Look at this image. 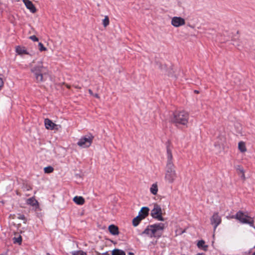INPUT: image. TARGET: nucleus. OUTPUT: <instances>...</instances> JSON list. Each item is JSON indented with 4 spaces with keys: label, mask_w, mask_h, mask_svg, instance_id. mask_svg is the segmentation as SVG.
<instances>
[{
    "label": "nucleus",
    "mask_w": 255,
    "mask_h": 255,
    "mask_svg": "<svg viewBox=\"0 0 255 255\" xmlns=\"http://www.w3.org/2000/svg\"><path fill=\"white\" fill-rule=\"evenodd\" d=\"M167 163L166 166L165 180L169 184L173 183L177 177L175 166L172 162V154L169 147H167Z\"/></svg>",
    "instance_id": "nucleus-1"
},
{
    "label": "nucleus",
    "mask_w": 255,
    "mask_h": 255,
    "mask_svg": "<svg viewBox=\"0 0 255 255\" xmlns=\"http://www.w3.org/2000/svg\"><path fill=\"white\" fill-rule=\"evenodd\" d=\"M164 229V224L162 223L154 224L148 226L142 232L150 238H159L162 236Z\"/></svg>",
    "instance_id": "nucleus-2"
},
{
    "label": "nucleus",
    "mask_w": 255,
    "mask_h": 255,
    "mask_svg": "<svg viewBox=\"0 0 255 255\" xmlns=\"http://www.w3.org/2000/svg\"><path fill=\"white\" fill-rule=\"evenodd\" d=\"M189 118V115L188 112L185 111H178L173 113L171 121L176 125L186 126L188 123Z\"/></svg>",
    "instance_id": "nucleus-3"
},
{
    "label": "nucleus",
    "mask_w": 255,
    "mask_h": 255,
    "mask_svg": "<svg viewBox=\"0 0 255 255\" xmlns=\"http://www.w3.org/2000/svg\"><path fill=\"white\" fill-rule=\"evenodd\" d=\"M233 218H235L242 224L249 225L250 227H253L255 229L254 218L248 216L247 213L239 211Z\"/></svg>",
    "instance_id": "nucleus-4"
},
{
    "label": "nucleus",
    "mask_w": 255,
    "mask_h": 255,
    "mask_svg": "<svg viewBox=\"0 0 255 255\" xmlns=\"http://www.w3.org/2000/svg\"><path fill=\"white\" fill-rule=\"evenodd\" d=\"M45 68L43 65V63L41 61H39L37 62L36 64L31 69V71L33 73L36 79L37 82H41L43 81V69Z\"/></svg>",
    "instance_id": "nucleus-5"
},
{
    "label": "nucleus",
    "mask_w": 255,
    "mask_h": 255,
    "mask_svg": "<svg viewBox=\"0 0 255 255\" xmlns=\"http://www.w3.org/2000/svg\"><path fill=\"white\" fill-rule=\"evenodd\" d=\"M94 136L91 133H88L85 136H82L77 142V145L82 148H88L90 147L93 142Z\"/></svg>",
    "instance_id": "nucleus-6"
},
{
    "label": "nucleus",
    "mask_w": 255,
    "mask_h": 255,
    "mask_svg": "<svg viewBox=\"0 0 255 255\" xmlns=\"http://www.w3.org/2000/svg\"><path fill=\"white\" fill-rule=\"evenodd\" d=\"M151 215L153 218L160 221H164V219L162 216V210L160 206L154 204L153 209L151 211Z\"/></svg>",
    "instance_id": "nucleus-7"
},
{
    "label": "nucleus",
    "mask_w": 255,
    "mask_h": 255,
    "mask_svg": "<svg viewBox=\"0 0 255 255\" xmlns=\"http://www.w3.org/2000/svg\"><path fill=\"white\" fill-rule=\"evenodd\" d=\"M222 221L221 217L218 212H215L210 218L211 225L214 227V230L215 231L217 227L221 224Z\"/></svg>",
    "instance_id": "nucleus-8"
},
{
    "label": "nucleus",
    "mask_w": 255,
    "mask_h": 255,
    "mask_svg": "<svg viewBox=\"0 0 255 255\" xmlns=\"http://www.w3.org/2000/svg\"><path fill=\"white\" fill-rule=\"evenodd\" d=\"M171 24L175 27H178L185 24V21L184 18L179 16H174L171 19Z\"/></svg>",
    "instance_id": "nucleus-9"
},
{
    "label": "nucleus",
    "mask_w": 255,
    "mask_h": 255,
    "mask_svg": "<svg viewBox=\"0 0 255 255\" xmlns=\"http://www.w3.org/2000/svg\"><path fill=\"white\" fill-rule=\"evenodd\" d=\"M26 203L27 205L34 207L35 210L39 208L38 202L33 197L27 199L26 200Z\"/></svg>",
    "instance_id": "nucleus-10"
},
{
    "label": "nucleus",
    "mask_w": 255,
    "mask_h": 255,
    "mask_svg": "<svg viewBox=\"0 0 255 255\" xmlns=\"http://www.w3.org/2000/svg\"><path fill=\"white\" fill-rule=\"evenodd\" d=\"M26 7L32 13H34L36 11V9L33 3L29 0H23Z\"/></svg>",
    "instance_id": "nucleus-11"
},
{
    "label": "nucleus",
    "mask_w": 255,
    "mask_h": 255,
    "mask_svg": "<svg viewBox=\"0 0 255 255\" xmlns=\"http://www.w3.org/2000/svg\"><path fill=\"white\" fill-rule=\"evenodd\" d=\"M44 124L45 128L47 129H54L55 128V127L57 126V125L53 123L51 120L48 119H45Z\"/></svg>",
    "instance_id": "nucleus-12"
},
{
    "label": "nucleus",
    "mask_w": 255,
    "mask_h": 255,
    "mask_svg": "<svg viewBox=\"0 0 255 255\" xmlns=\"http://www.w3.org/2000/svg\"><path fill=\"white\" fill-rule=\"evenodd\" d=\"M149 211V210L148 207H143L139 211L138 216L140 217L141 219H143L145 218L146 216L148 215Z\"/></svg>",
    "instance_id": "nucleus-13"
},
{
    "label": "nucleus",
    "mask_w": 255,
    "mask_h": 255,
    "mask_svg": "<svg viewBox=\"0 0 255 255\" xmlns=\"http://www.w3.org/2000/svg\"><path fill=\"white\" fill-rule=\"evenodd\" d=\"M109 230L110 233L113 235H117L119 233L118 227L114 225H110Z\"/></svg>",
    "instance_id": "nucleus-14"
},
{
    "label": "nucleus",
    "mask_w": 255,
    "mask_h": 255,
    "mask_svg": "<svg viewBox=\"0 0 255 255\" xmlns=\"http://www.w3.org/2000/svg\"><path fill=\"white\" fill-rule=\"evenodd\" d=\"M15 51L18 55L28 54V52L23 47L17 46L15 48Z\"/></svg>",
    "instance_id": "nucleus-15"
},
{
    "label": "nucleus",
    "mask_w": 255,
    "mask_h": 255,
    "mask_svg": "<svg viewBox=\"0 0 255 255\" xmlns=\"http://www.w3.org/2000/svg\"><path fill=\"white\" fill-rule=\"evenodd\" d=\"M74 202L79 205H82L84 204L85 200L82 196H75L73 199Z\"/></svg>",
    "instance_id": "nucleus-16"
},
{
    "label": "nucleus",
    "mask_w": 255,
    "mask_h": 255,
    "mask_svg": "<svg viewBox=\"0 0 255 255\" xmlns=\"http://www.w3.org/2000/svg\"><path fill=\"white\" fill-rule=\"evenodd\" d=\"M150 192L152 194L154 195L157 194L158 192V186L156 183L152 184L150 188Z\"/></svg>",
    "instance_id": "nucleus-17"
},
{
    "label": "nucleus",
    "mask_w": 255,
    "mask_h": 255,
    "mask_svg": "<svg viewBox=\"0 0 255 255\" xmlns=\"http://www.w3.org/2000/svg\"><path fill=\"white\" fill-rule=\"evenodd\" d=\"M197 246L199 248L202 249L204 251H206L208 248V246L205 245V242L202 240L198 241Z\"/></svg>",
    "instance_id": "nucleus-18"
},
{
    "label": "nucleus",
    "mask_w": 255,
    "mask_h": 255,
    "mask_svg": "<svg viewBox=\"0 0 255 255\" xmlns=\"http://www.w3.org/2000/svg\"><path fill=\"white\" fill-rule=\"evenodd\" d=\"M238 148L242 152H244L246 151V147L245 145V143L243 141H240L238 143Z\"/></svg>",
    "instance_id": "nucleus-19"
},
{
    "label": "nucleus",
    "mask_w": 255,
    "mask_h": 255,
    "mask_svg": "<svg viewBox=\"0 0 255 255\" xmlns=\"http://www.w3.org/2000/svg\"><path fill=\"white\" fill-rule=\"evenodd\" d=\"M112 255H126V253L120 249H114L112 251Z\"/></svg>",
    "instance_id": "nucleus-20"
},
{
    "label": "nucleus",
    "mask_w": 255,
    "mask_h": 255,
    "mask_svg": "<svg viewBox=\"0 0 255 255\" xmlns=\"http://www.w3.org/2000/svg\"><path fill=\"white\" fill-rule=\"evenodd\" d=\"M140 217L137 216L132 220V225L134 227H136L139 223V222L141 220Z\"/></svg>",
    "instance_id": "nucleus-21"
},
{
    "label": "nucleus",
    "mask_w": 255,
    "mask_h": 255,
    "mask_svg": "<svg viewBox=\"0 0 255 255\" xmlns=\"http://www.w3.org/2000/svg\"><path fill=\"white\" fill-rule=\"evenodd\" d=\"M72 255H87L86 252L83 251H75L71 252Z\"/></svg>",
    "instance_id": "nucleus-22"
},
{
    "label": "nucleus",
    "mask_w": 255,
    "mask_h": 255,
    "mask_svg": "<svg viewBox=\"0 0 255 255\" xmlns=\"http://www.w3.org/2000/svg\"><path fill=\"white\" fill-rule=\"evenodd\" d=\"M53 168L51 166L45 167L44 168V172L46 173H50L53 171Z\"/></svg>",
    "instance_id": "nucleus-23"
},
{
    "label": "nucleus",
    "mask_w": 255,
    "mask_h": 255,
    "mask_svg": "<svg viewBox=\"0 0 255 255\" xmlns=\"http://www.w3.org/2000/svg\"><path fill=\"white\" fill-rule=\"evenodd\" d=\"M109 24V19L108 16H105L104 19L103 20V25L106 27Z\"/></svg>",
    "instance_id": "nucleus-24"
},
{
    "label": "nucleus",
    "mask_w": 255,
    "mask_h": 255,
    "mask_svg": "<svg viewBox=\"0 0 255 255\" xmlns=\"http://www.w3.org/2000/svg\"><path fill=\"white\" fill-rule=\"evenodd\" d=\"M14 240V243H18L19 244H20L21 243V242H22V238L20 236H19L17 238H14L13 239Z\"/></svg>",
    "instance_id": "nucleus-25"
},
{
    "label": "nucleus",
    "mask_w": 255,
    "mask_h": 255,
    "mask_svg": "<svg viewBox=\"0 0 255 255\" xmlns=\"http://www.w3.org/2000/svg\"><path fill=\"white\" fill-rule=\"evenodd\" d=\"M38 46H39V49L40 51H45L46 50V48L44 46L43 44L39 42L38 43Z\"/></svg>",
    "instance_id": "nucleus-26"
},
{
    "label": "nucleus",
    "mask_w": 255,
    "mask_h": 255,
    "mask_svg": "<svg viewBox=\"0 0 255 255\" xmlns=\"http://www.w3.org/2000/svg\"><path fill=\"white\" fill-rule=\"evenodd\" d=\"M29 39L33 41H38V38L35 35H32L29 37Z\"/></svg>",
    "instance_id": "nucleus-27"
},
{
    "label": "nucleus",
    "mask_w": 255,
    "mask_h": 255,
    "mask_svg": "<svg viewBox=\"0 0 255 255\" xmlns=\"http://www.w3.org/2000/svg\"><path fill=\"white\" fill-rule=\"evenodd\" d=\"M17 218L18 219H20V220H25V216L24 215H19L18 217H17Z\"/></svg>",
    "instance_id": "nucleus-28"
},
{
    "label": "nucleus",
    "mask_w": 255,
    "mask_h": 255,
    "mask_svg": "<svg viewBox=\"0 0 255 255\" xmlns=\"http://www.w3.org/2000/svg\"><path fill=\"white\" fill-rule=\"evenodd\" d=\"M88 91H89V93L91 95H94L91 89H89Z\"/></svg>",
    "instance_id": "nucleus-29"
},
{
    "label": "nucleus",
    "mask_w": 255,
    "mask_h": 255,
    "mask_svg": "<svg viewBox=\"0 0 255 255\" xmlns=\"http://www.w3.org/2000/svg\"><path fill=\"white\" fill-rule=\"evenodd\" d=\"M94 97L97 98H99V95L98 94H95V95H94Z\"/></svg>",
    "instance_id": "nucleus-30"
},
{
    "label": "nucleus",
    "mask_w": 255,
    "mask_h": 255,
    "mask_svg": "<svg viewBox=\"0 0 255 255\" xmlns=\"http://www.w3.org/2000/svg\"><path fill=\"white\" fill-rule=\"evenodd\" d=\"M128 255H134V254L132 252H129Z\"/></svg>",
    "instance_id": "nucleus-31"
},
{
    "label": "nucleus",
    "mask_w": 255,
    "mask_h": 255,
    "mask_svg": "<svg viewBox=\"0 0 255 255\" xmlns=\"http://www.w3.org/2000/svg\"><path fill=\"white\" fill-rule=\"evenodd\" d=\"M241 171L242 173H244V170H243V169H242L241 170Z\"/></svg>",
    "instance_id": "nucleus-32"
},
{
    "label": "nucleus",
    "mask_w": 255,
    "mask_h": 255,
    "mask_svg": "<svg viewBox=\"0 0 255 255\" xmlns=\"http://www.w3.org/2000/svg\"><path fill=\"white\" fill-rule=\"evenodd\" d=\"M203 255V254H197V255Z\"/></svg>",
    "instance_id": "nucleus-33"
},
{
    "label": "nucleus",
    "mask_w": 255,
    "mask_h": 255,
    "mask_svg": "<svg viewBox=\"0 0 255 255\" xmlns=\"http://www.w3.org/2000/svg\"><path fill=\"white\" fill-rule=\"evenodd\" d=\"M195 92H196V93H198V91L195 90Z\"/></svg>",
    "instance_id": "nucleus-34"
},
{
    "label": "nucleus",
    "mask_w": 255,
    "mask_h": 255,
    "mask_svg": "<svg viewBox=\"0 0 255 255\" xmlns=\"http://www.w3.org/2000/svg\"><path fill=\"white\" fill-rule=\"evenodd\" d=\"M253 255H255V252L253 254Z\"/></svg>",
    "instance_id": "nucleus-35"
},
{
    "label": "nucleus",
    "mask_w": 255,
    "mask_h": 255,
    "mask_svg": "<svg viewBox=\"0 0 255 255\" xmlns=\"http://www.w3.org/2000/svg\"><path fill=\"white\" fill-rule=\"evenodd\" d=\"M47 255H50V254L49 253H47Z\"/></svg>",
    "instance_id": "nucleus-36"
},
{
    "label": "nucleus",
    "mask_w": 255,
    "mask_h": 255,
    "mask_svg": "<svg viewBox=\"0 0 255 255\" xmlns=\"http://www.w3.org/2000/svg\"><path fill=\"white\" fill-rule=\"evenodd\" d=\"M254 248H255V246H254Z\"/></svg>",
    "instance_id": "nucleus-37"
}]
</instances>
